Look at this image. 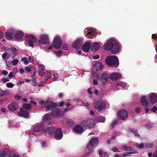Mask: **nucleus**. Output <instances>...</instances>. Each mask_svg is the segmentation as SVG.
Segmentation results:
<instances>
[{
    "instance_id": "43",
    "label": "nucleus",
    "mask_w": 157,
    "mask_h": 157,
    "mask_svg": "<svg viewBox=\"0 0 157 157\" xmlns=\"http://www.w3.org/2000/svg\"><path fill=\"white\" fill-rule=\"evenodd\" d=\"M92 78L94 79H98L99 78V75L97 73H94L92 74Z\"/></svg>"
},
{
    "instance_id": "29",
    "label": "nucleus",
    "mask_w": 157,
    "mask_h": 157,
    "mask_svg": "<svg viewBox=\"0 0 157 157\" xmlns=\"http://www.w3.org/2000/svg\"><path fill=\"white\" fill-rule=\"evenodd\" d=\"M100 46L99 44L97 42L94 43L91 47V50L93 52L97 51L100 48Z\"/></svg>"
},
{
    "instance_id": "48",
    "label": "nucleus",
    "mask_w": 157,
    "mask_h": 157,
    "mask_svg": "<svg viewBox=\"0 0 157 157\" xmlns=\"http://www.w3.org/2000/svg\"><path fill=\"white\" fill-rule=\"evenodd\" d=\"M1 80L3 82V83H5L7 82H9V79L6 77H4L1 79Z\"/></svg>"
},
{
    "instance_id": "39",
    "label": "nucleus",
    "mask_w": 157,
    "mask_h": 157,
    "mask_svg": "<svg viewBox=\"0 0 157 157\" xmlns=\"http://www.w3.org/2000/svg\"><path fill=\"white\" fill-rule=\"evenodd\" d=\"M133 146L135 147H137L141 149L143 148L144 145V144L142 143L140 144H139L138 143H135L133 144Z\"/></svg>"
},
{
    "instance_id": "26",
    "label": "nucleus",
    "mask_w": 157,
    "mask_h": 157,
    "mask_svg": "<svg viewBox=\"0 0 157 157\" xmlns=\"http://www.w3.org/2000/svg\"><path fill=\"white\" fill-rule=\"evenodd\" d=\"M18 107V105L15 102H11L8 105V109L11 110H14L16 109Z\"/></svg>"
},
{
    "instance_id": "40",
    "label": "nucleus",
    "mask_w": 157,
    "mask_h": 157,
    "mask_svg": "<svg viewBox=\"0 0 157 157\" xmlns=\"http://www.w3.org/2000/svg\"><path fill=\"white\" fill-rule=\"evenodd\" d=\"M29 138L32 140V138H36V136L32 132H29Z\"/></svg>"
},
{
    "instance_id": "1",
    "label": "nucleus",
    "mask_w": 157,
    "mask_h": 157,
    "mask_svg": "<svg viewBox=\"0 0 157 157\" xmlns=\"http://www.w3.org/2000/svg\"><path fill=\"white\" fill-rule=\"evenodd\" d=\"M103 47L104 50L111 51L114 54L119 52L120 49L119 44L114 39L107 41Z\"/></svg>"
},
{
    "instance_id": "60",
    "label": "nucleus",
    "mask_w": 157,
    "mask_h": 157,
    "mask_svg": "<svg viewBox=\"0 0 157 157\" xmlns=\"http://www.w3.org/2000/svg\"><path fill=\"white\" fill-rule=\"evenodd\" d=\"M1 73L3 75H6L8 74V72L6 70H3L2 71Z\"/></svg>"
},
{
    "instance_id": "19",
    "label": "nucleus",
    "mask_w": 157,
    "mask_h": 157,
    "mask_svg": "<svg viewBox=\"0 0 157 157\" xmlns=\"http://www.w3.org/2000/svg\"><path fill=\"white\" fill-rule=\"evenodd\" d=\"M148 97L147 96H143L140 99L141 103L144 107H147L149 103L147 100Z\"/></svg>"
},
{
    "instance_id": "8",
    "label": "nucleus",
    "mask_w": 157,
    "mask_h": 157,
    "mask_svg": "<svg viewBox=\"0 0 157 157\" xmlns=\"http://www.w3.org/2000/svg\"><path fill=\"white\" fill-rule=\"evenodd\" d=\"M82 124L85 126L90 128H93L94 126V122L93 120L89 118H86L82 122Z\"/></svg>"
},
{
    "instance_id": "10",
    "label": "nucleus",
    "mask_w": 157,
    "mask_h": 157,
    "mask_svg": "<svg viewBox=\"0 0 157 157\" xmlns=\"http://www.w3.org/2000/svg\"><path fill=\"white\" fill-rule=\"evenodd\" d=\"M25 38L26 40L28 42L29 45L33 47L34 46L33 43L36 42V39L32 35L27 36Z\"/></svg>"
},
{
    "instance_id": "56",
    "label": "nucleus",
    "mask_w": 157,
    "mask_h": 157,
    "mask_svg": "<svg viewBox=\"0 0 157 157\" xmlns=\"http://www.w3.org/2000/svg\"><path fill=\"white\" fill-rule=\"evenodd\" d=\"M112 150L114 152H120L119 150L116 147H113L112 149Z\"/></svg>"
},
{
    "instance_id": "30",
    "label": "nucleus",
    "mask_w": 157,
    "mask_h": 157,
    "mask_svg": "<svg viewBox=\"0 0 157 157\" xmlns=\"http://www.w3.org/2000/svg\"><path fill=\"white\" fill-rule=\"evenodd\" d=\"M51 114L54 117H57L60 116V113L59 109H56L52 111Z\"/></svg>"
},
{
    "instance_id": "9",
    "label": "nucleus",
    "mask_w": 157,
    "mask_h": 157,
    "mask_svg": "<svg viewBox=\"0 0 157 157\" xmlns=\"http://www.w3.org/2000/svg\"><path fill=\"white\" fill-rule=\"evenodd\" d=\"M6 38L8 39H10L14 37L16 30L14 29H10L7 30L5 33Z\"/></svg>"
},
{
    "instance_id": "51",
    "label": "nucleus",
    "mask_w": 157,
    "mask_h": 157,
    "mask_svg": "<svg viewBox=\"0 0 157 157\" xmlns=\"http://www.w3.org/2000/svg\"><path fill=\"white\" fill-rule=\"evenodd\" d=\"M91 103L90 101H85L83 103L82 105L85 106H88Z\"/></svg>"
},
{
    "instance_id": "33",
    "label": "nucleus",
    "mask_w": 157,
    "mask_h": 157,
    "mask_svg": "<svg viewBox=\"0 0 157 157\" xmlns=\"http://www.w3.org/2000/svg\"><path fill=\"white\" fill-rule=\"evenodd\" d=\"M117 86H120L124 89H126L127 88V85L124 82H120L117 83Z\"/></svg>"
},
{
    "instance_id": "35",
    "label": "nucleus",
    "mask_w": 157,
    "mask_h": 157,
    "mask_svg": "<svg viewBox=\"0 0 157 157\" xmlns=\"http://www.w3.org/2000/svg\"><path fill=\"white\" fill-rule=\"evenodd\" d=\"M49 100L50 99L49 98H48L45 100H42L40 101L39 103L40 105L43 106H44L49 102Z\"/></svg>"
},
{
    "instance_id": "57",
    "label": "nucleus",
    "mask_w": 157,
    "mask_h": 157,
    "mask_svg": "<svg viewBox=\"0 0 157 157\" xmlns=\"http://www.w3.org/2000/svg\"><path fill=\"white\" fill-rule=\"evenodd\" d=\"M157 110V107L154 106L151 109V110L153 112H155Z\"/></svg>"
},
{
    "instance_id": "24",
    "label": "nucleus",
    "mask_w": 157,
    "mask_h": 157,
    "mask_svg": "<svg viewBox=\"0 0 157 157\" xmlns=\"http://www.w3.org/2000/svg\"><path fill=\"white\" fill-rule=\"evenodd\" d=\"M91 44L89 42L85 43L82 48V50L84 52H88L90 48Z\"/></svg>"
},
{
    "instance_id": "13",
    "label": "nucleus",
    "mask_w": 157,
    "mask_h": 157,
    "mask_svg": "<svg viewBox=\"0 0 157 157\" xmlns=\"http://www.w3.org/2000/svg\"><path fill=\"white\" fill-rule=\"evenodd\" d=\"M83 43L82 39L79 38L75 41L73 44V47L77 50L79 49Z\"/></svg>"
},
{
    "instance_id": "27",
    "label": "nucleus",
    "mask_w": 157,
    "mask_h": 157,
    "mask_svg": "<svg viewBox=\"0 0 157 157\" xmlns=\"http://www.w3.org/2000/svg\"><path fill=\"white\" fill-rule=\"evenodd\" d=\"M73 130L75 132L80 133L83 132V128L81 125H78L75 127Z\"/></svg>"
},
{
    "instance_id": "36",
    "label": "nucleus",
    "mask_w": 157,
    "mask_h": 157,
    "mask_svg": "<svg viewBox=\"0 0 157 157\" xmlns=\"http://www.w3.org/2000/svg\"><path fill=\"white\" fill-rule=\"evenodd\" d=\"M51 76V74L50 72L48 71H47L45 74V76L44 79L46 81Z\"/></svg>"
},
{
    "instance_id": "11",
    "label": "nucleus",
    "mask_w": 157,
    "mask_h": 157,
    "mask_svg": "<svg viewBox=\"0 0 157 157\" xmlns=\"http://www.w3.org/2000/svg\"><path fill=\"white\" fill-rule=\"evenodd\" d=\"M52 44L53 46L55 48H59L61 45V42L60 37L59 36L55 37Z\"/></svg>"
},
{
    "instance_id": "63",
    "label": "nucleus",
    "mask_w": 157,
    "mask_h": 157,
    "mask_svg": "<svg viewBox=\"0 0 157 157\" xmlns=\"http://www.w3.org/2000/svg\"><path fill=\"white\" fill-rule=\"evenodd\" d=\"M29 60L30 62L33 63V57L32 56H29Z\"/></svg>"
},
{
    "instance_id": "12",
    "label": "nucleus",
    "mask_w": 157,
    "mask_h": 157,
    "mask_svg": "<svg viewBox=\"0 0 157 157\" xmlns=\"http://www.w3.org/2000/svg\"><path fill=\"white\" fill-rule=\"evenodd\" d=\"M108 75L106 72L102 73L100 79V82L101 86L104 85L108 81Z\"/></svg>"
},
{
    "instance_id": "58",
    "label": "nucleus",
    "mask_w": 157,
    "mask_h": 157,
    "mask_svg": "<svg viewBox=\"0 0 157 157\" xmlns=\"http://www.w3.org/2000/svg\"><path fill=\"white\" fill-rule=\"evenodd\" d=\"M9 124L10 127H13L14 126V124L13 121H9Z\"/></svg>"
},
{
    "instance_id": "38",
    "label": "nucleus",
    "mask_w": 157,
    "mask_h": 157,
    "mask_svg": "<svg viewBox=\"0 0 157 157\" xmlns=\"http://www.w3.org/2000/svg\"><path fill=\"white\" fill-rule=\"evenodd\" d=\"M23 107L26 110H30L31 108V105L29 103L25 104L23 105Z\"/></svg>"
},
{
    "instance_id": "37",
    "label": "nucleus",
    "mask_w": 157,
    "mask_h": 157,
    "mask_svg": "<svg viewBox=\"0 0 157 157\" xmlns=\"http://www.w3.org/2000/svg\"><path fill=\"white\" fill-rule=\"evenodd\" d=\"M130 131L131 133L134 134L135 136H137L138 138L140 137V136L139 135L137 130L135 129H130Z\"/></svg>"
},
{
    "instance_id": "61",
    "label": "nucleus",
    "mask_w": 157,
    "mask_h": 157,
    "mask_svg": "<svg viewBox=\"0 0 157 157\" xmlns=\"http://www.w3.org/2000/svg\"><path fill=\"white\" fill-rule=\"evenodd\" d=\"M41 146L43 147H47V145L46 142H43L41 143Z\"/></svg>"
},
{
    "instance_id": "52",
    "label": "nucleus",
    "mask_w": 157,
    "mask_h": 157,
    "mask_svg": "<svg viewBox=\"0 0 157 157\" xmlns=\"http://www.w3.org/2000/svg\"><path fill=\"white\" fill-rule=\"evenodd\" d=\"M69 45L66 44H64L63 45V49L65 50H67L68 48Z\"/></svg>"
},
{
    "instance_id": "31",
    "label": "nucleus",
    "mask_w": 157,
    "mask_h": 157,
    "mask_svg": "<svg viewBox=\"0 0 157 157\" xmlns=\"http://www.w3.org/2000/svg\"><path fill=\"white\" fill-rule=\"evenodd\" d=\"M8 149L6 148H4L0 151V157H5Z\"/></svg>"
},
{
    "instance_id": "7",
    "label": "nucleus",
    "mask_w": 157,
    "mask_h": 157,
    "mask_svg": "<svg viewBox=\"0 0 157 157\" xmlns=\"http://www.w3.org/2000/svg\"><path fill=\"white\" fill-rule=\"evenodd\" d=\"M38 42L41 44H49L48 35L46 34L40 35L38 40Z\"/></svg>"
},
{
    "instance_id": "21",
    "label": "nucleus",
    "mask_w": 157,
    "mask_h": 157,
    "mask_svg": "<svg viewBox=\"0 0 157 157\" xmlns=\"http://www.w3.org/2000/svg\"><path fill=\"white\" fill-rule=\"evenodd\" d=\"M23 35L22 31H17L16 30V33H15L14 37L17 40H20L22 39Z\"/></svg>"
},
{
    "instance_id": "49",
    "label": "nucleus",
    "mask_w": 157,
    "mask_h": 157,
    "mask_svg": "<svg viewBox=\"0 0 157 157\" xmlns=\"http://www.w3.org/2000/svg\"><path fill=\"white\" fill-rule=\"evenodd\" d=\"M118 122V121L117 119L114 120L111 124V127L113 128L117 124Z\"/></svg>"
},
{
    "instance_id": "46",
    "label": "nucleus",
    "mask_w": 157,
    "mask_h": 157,
    "mask_svg": "<svg viewBox=\"0 0 157 157\" xmlns=\"http://www.w3.org/2000/svg\"><path fill=\"white\" fill-rule=\"evenodd\" d=\"M154 144L151 142H147L144 144L145 146L146 147H150L153 145Z\"/></svg>"
},
{
    "instance_id": "25",
    "label": "nucleus",
    "mask_w": 157,
    "mask_h": 157,
    "mask_svg": "<svg viewBox=\"0 0 157 157\" xmlns=\"http://www.w3.org/2000/svg\"><path fill=\"white\" fill-rule=\"evenodd\" d=\"M44 126L41 125L39 124L35 126L33 128V131L36 132H38L42 131L44 129Z\"/></svg>"
},
{
    "instance_id": "47",
    "label": "nucleus",
    "mask_w": 157,
    "mask_h": 157,
    "mask_svg": "<svg viewBox=\"0 0 157 157\" xmlns=\"http://www.w3.org/2000/svg\"><path fill=\"white\" fill-rule=\"evenodd\" d=\"M6 86L8 88H12L14 86V85L11 82H8L6 84Z\"/></svg>"
},
{
    "instance_id": "3",
    "label": "nucleus",
    "mask_w": 157,
    "mask_h": 157,
    "mask_svg": "<svg viewBox=\"0 0 157 157\" xmlns=\"http://www.w3.org/2000/svg\"><path fill=\"white\" fill-rule=\"evenodd\" d=\"M98 142V139L97 137L92 138L87 146V148L90 151L86 154V156H90L89 154L93 151V148L97 145Z\"/></svg>"
},
{
    "instance_id": "18",
    "label": "nucleus",
    "mask_w": 157,
    "mask_h": 157,
    "mask_svg": "<svg viewBox=\"0 0 157 157\" xmlns=\"http://www.w3.org/2000/svg\"><path fill=\"white\" fill-rule=\"evenodd\" d=\"M44 132L46 134L51 135L53 134L55 131V129L51 127H45L44 128Z\"/></svg>"
},
{
    "instance_id": "16",
    "label": "nucleus",
    "mask_w": 157,
    "mask_h": 157,
    "mask_svg": "<svg viewBox=\"0 0 157 157\" xmlns=\"http://www.w3.org/2000/svg\"><path fill=\"white\" fill-rule=\"evenodd\" d=\"M63 136V133L61 128H58L55 132V137L57 140H60Z\"/></svg>"
},
{
    "instance_id": "59",
    "label": "nucleus",
    "mask_w": 157,
    "mask_h": 157,
    "mask_svg": "<svg viewBox=\"0 0 157 157\" xmlns=\"http://www.w3.org/2000/svg\"><path fill=\"white\" fill-rule=\"evenodd\" d=\"M45 84V82H40L38 84V86L39 87H41L44 86Z\"/></svg>"
},
{
    "instance_id": "22",
    "label": "nucleus",
    "mask_w": 157,
    "mask_h": 157,
    "mask_svg": "<svg viewBox=\"0 0 157 157\" xmlns=\"http://www.w3.org/2000/svg\"><path fill=\"white\" fill-rule=\"evenodd\" d=\"M57 104L52 101H51L50 104L47 105L45 108V110L48 111L52 109L53 108L57 107Z\"/></svg>"
},
{
    "instance_id": "17",
    "label": "nucleus",
    "mask_w": 157,
    "mask_h": 157,
    "mask_svg": "<svg viewBox=\"0 0 157 157\" xmlns=\"http://www.w3.org/2000/svg\"><path fill=\"white\" fill-rule=\"evenodd\" d=\"M121 77V75L118 73H113L109 76V78L112 81H116L119 79Z\"/></svg>"
},
{
    "instance_id": "41",
    "label": "nucleus",
    "mask_w": 157,
    "mask_h": 157,
    "mask_svg": "<svg viewBox=\"0 0 157 157\" xmlns=\"http://www.w3.org/2000/svg\"><path fill=\"white\" fill-rule=\"evenodd\" d=\"M38 67L39 68L40 71H41L44 70L45 69V67L43 64H39L38 65Z\"/></svg>"
},
{
    "instance_id": "53",
    "label": "nucleus",
    "mask_w": 157,
    "mask_h": 157,
    "mask_svg": "<svg viewBox=\"0 0 157 157\" xmlns=\"http://www.w3.org/2000/svg\"><path fill=\"white\" fill-rule=\"evenodd\" d=\"M98 153L100 156H101L103 153L106 155L107 154V153L103 152V151L101 150H99L98 151Z\"/></svg>"
},
{
    "instance_id": "6",
    "label": "nucleus",
    "mask_w": 157,
    "mask_h": 157,
    "mask_svg": "<svg viewBox=\"0 0 157 157\" xmlns=\"http://www.w3.org/2000/svg\"><path fill=\"white\" fill-rule=\"evenodd\" d=\"M105 103L101 99L96 101L95 102V108L99 112L104 109L105 108Z\"/></svg>"
},
{
    "instance_id": "55",
    "label": "nucleus",
    "mask_w": 157,
    "mask_h": 157,
    "mask_svg": "<svg viewBox=\"0 0 157 157\" xmlns=\"http://www.w3.org/2000/svg\"><path fill=\"white\" fill-rule=\"evenodd\" d=\"M14 76L13 73L12 72H10L8 75V77L10 79H11Z\"/></svg>"
},
{
    "instance_id": "14",
    "label": "nucleus",
    "mask_w": 157,
    "mask_h": 157,
    "mask_svg": "<svg viewBox=\"0 0 157 157\" xmlns=\"http://www.w3.org/2000/svg\"><path fill=\"white\" fill-rule=\"evenodd\" d=\"M117 115L120 119L124 120L128 117V114L127 111L122 109L119 111Z\"/></svg>"
},
{
    "instance_id": "32",
    "label": "nucleus",
    "mask_w": 157,
    "mask_h": 157,
    "mask_svg": "<svg viewBox=\"0 0 157 157\" xmlns=\"http://www.w3.org/2000/svg\"><path fill=\"white\" fill-rule=\"evenodd\" d=\"M105 118L102 116L97 117L95 118V120L98 122H103L105 121Z\"/></svg>"
},
{
    "instance_id": "50",
    "label": "nucleus",
    "mask_w": 157,
    "mask_h": 157,
    "mask_svg": "<svg viewBox=\"0 0 157 157\" xmlns=\"http://www.w3.org/2000/svg\"><path fill=\"white\" fill-rule=\"evenodd\" d=\"M87 92L89 93V96L90 97H93V93L91 91V89L90 88H89L87 90Z\"/></svg>"
},
{
    "instance_id": "44",
    "label": "nucleus",
    "mask_w": 157,
    "mask_h": 157,
    "mask_svg": "<svg viewBox=\"0 0 157 157\" xmlns=\"http://www.w3.org/2000/svg\"><path fill=\"white\" fill-rule=\"evenodd\" d=\"M19 61L17 59H14L13 60L11 61L13 65L15 66L18 63Z\"/></svg>"
},
{
    "instance_id": "15",
    "label": "nucleus",
    "mask_w": 157,
    "mask_h": 157,
    "mask_svg": "<svg viewBox=\"0 0 157 157\" xmlns=\"http://www.w3.org/2000/svg\"><path fill=\"white\" fill-rule=\"evenodd\" d=\"M149 102L152 104H154L157 102V94L152 93L148 94Z\"/></svg>"
},
{
    "instance_id": "23",
    "label": "nucleus",
    "mask_w": 157,
    "mask_h": 157,
    "mask_svg": "<svg viewBox=\"0 0 157 157\" xmlns=\"http://www.w3.org/2000/svg\"><path fill=\"white\" fill-rule=\"evenodd\" d=\"M50 119V116L48 114H46L44 116L42 117L43 120L44 121H46L45 122V124L47 125H52L53 124V122L52 121H47L48 120Z\"/></svg>"
},
{
    "instance_id": "28",
    "label": "nucleus",
    "mask_w": 157,
    "mask_h": 157,
    "mask_svg": "<svg viewBox=\"0 0 157 157\" xmlns=\"http://www.w3.org/2000/svg\"><path fill=\"white\" fill-rule=\"evenodd\" d=\"M94 67L96 70L100 71L103 67V65L102 63L98 62L94 64Z\"/></svg>"
},
{
    "instance_id": "45",
    "label": "nucleus",
    "mask_w": 157,
    "mask_h": 157,
    "mask_svg": "<svg viewBox=\"0 0 157 157\" xmlns=\"http://www.w3.org/2000/svg\"><path fill=\"white\" fill-rule=\"evenodd\" d=\"M21 60L24 62V64L25 65H27L29 63L26 57H24L22 58Z\"/></svg>"
},
{
    "instance_id": "4",
    "label": "nucleus",
    "mask_w": 157,
    "mask_h": 157,
    "mask_svg": "<svg viewBox=\"0 0 157 157\" xmlns=\"http://www.w3.org/2000/svg\"><path fill=\"white\" fill-rule=\"evenodd\" d=\"M121 147L125 150L130 151L129 152L123 154V155L124 157L130 156V154L136 153V152L135 149L131 146H128L127 145L124 144L121 146Z\"/></svg>"
},
{
    "instance_id": "54",
    "label": "nucleus",
    "mask_w": 157,
    "mask_h": 157,
    "mask_svg": "<svg viewBox=\"0 0 157 157\" xmlns=\"http://www.w3.org/2000/svg\"><path fill=\"white\" fill-rule=\"evenodd\" d=\"M115 140V137L114 136H113L111 137L108 140V141H107V143L108 144H109L112 141H113V140Z\"/></svg>"
},
{
    "instance_id": "34",
    "label": "nucleus",
    "mask_w": 157,
    "mask_h": 157,
    "mask_svg": "<svg viewBox=\"0 0 157 157\" xmlns=\"http://www.w3.org/2000/svg\"><path fill=\"white\" fill-rule=\"evenodd\" d=\"M12 54H13V57H15L16 56L18 53V51L15 47H12L11 49Z\"/></svg>"
},
{
    "instance_id": "20",
    "label": "nucleus",
    "mask_w": 157,
    "mask_h": 157,
    "mask_svg": "<svg viewBox=\"0 0 157 157\" xmlns=\"http://www.w3.org/2000/svg\"><path fill=\"white\" fill-rule=\"evenodd\" d=\"M17 115L20 117H23L25 118L29 117V114L28 112L25 110H20V111L17 113Z\"/></svg>"
},
{
    "instance_id": "5",
    "label": "nucleus",
    "mask_w": 157,
    "mask_h": 157,
    "mask_svg": "<svg viewBox=\"0 0 157 157\" xmlns=\"http://www.w3.org/2000/svg\"><path fill=\"white\" fill-rule=\"evenodd\" d=\"M84 34L87 38L92 39L96 34L95 31L93 28H86L84 30Z\"/></svg>"
},
{
    "instance_id": "64",
    "label": "nucleus",
    "mask_w": 157,
    "mask_h": 157,
    "mask_svg": "<svg viewBox=\"0 0 157 157\" xmlns=\"http://www.w3.org/2000/svg\"><path fill=\"white\" fill-rule=\"evenodd\" d=\"M140 109L139 107H137L135 109V112L137 113H139L140 112Z\"/></svg>"
},
{
    "instance_id": "2",
    "label": "nucleus",
    "mask_w": 157,
    "mask_h": 157,
    "mask_svg": "<svg viewBox=\"0 0 157 157\" xmlns=\"http://www.w3.org/2000/svg\"><path fill=\"white\" fill-rule=\"evenodd\" d=\"M106 64L110 66L117 67L119 65L118 57L115 56H111L108 57L105 59Z\"/></svg>"
},
{
    "instance_id": "62",
    "label": "nucleus",
    "mask_w": 157,
    "mask_h": 157,
    "mask_svg": "<svg viewBox=\"0 0 157 157\" xmlns=\"http://www.w3.org/2000/svg\"><path fill=\"white\" fill-rule=\"evenodd\" d=\"M6 56L7 54L6 53H4L2 55V57L3 59L5 60Z\"/></svg>"
},
{
    "instance_id": "42",
    "label": "nucleus",
    "mask_w": 157,
    "mask_h": 157,
    "mask_svg": "<svg viewBox=\"0 0 157 157\" xmlns=\"http://www.w3.org/2000/svg\"><path fill=\"white\" fill-rule=\"evenodd\" d=\"M53 76H54V79H53V80L54 81H56V80H59L58 79V78L59 77V75L57 73H54L53 74Z\"/></svg>"
}]
</instances>
